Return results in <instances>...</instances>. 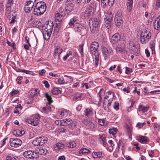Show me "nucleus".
Listing matches in <instances>:
<instances>
[{"label":"nucleus","mask_w":160,"mask_h":160,"mask_svg":"<svg viewBox=\"0 0 160 160\" xmlns=\"http://www.w3.org/2000/svg\"><path fill=\"white\" fill-rule=\"evenodd\" d=\"M98 43L97 42H94L91 43L90 48V52L93 59L96 67L98 65L100 58V55L98 50Z\"/></svg>","instance_id":"nucleus-1"},{"label":"nucleus","mask_w":160,"mask_h":160,"mask_svg":"<svg viewBox=\"0 0 160 160\" xmlns=\"http://www.w3.org/2000/svg\"><path fill=\"white\" fill-rule=\"evenodd\" d=\"M69 7H67L66 8L64 7H60L57 11V13L55 15V20L58 21H62L63 17H65L67 13L71 12L73 10V8L71 7L70 10H69L68 8Z\"/></svg>","instance_id":"nucleus-2"},{"label":"nucleus","mask_w":160,"mask_h":160,"mask_svg":"<svg viewBox=\"0 0 160 160\" xmlns=\"http://www.w3.org/2000/svg\"><path fill=\"white\" fill-rule=\"evenodd\" d=\"M46 5L43 2H38L35 6L34 14L37 16L43 14L46 11Z\"/></svg>","instance_id":"nucleus-3"},{"label":"nucleus","mask_w":160,"mask_h":160,"mask_svg":"<svg viewBox=\"0 0 160 160\" xmlns=\"http://www.w3.org/2000/svg\"><path fill=\"white\" fill-rule=\"evenodd\" d=\"M151 31L149 29L143 30L140 35L141 42L144 44L148 42L151 39Z\"/></svg>","instance_id":"nucleus-4"},{"label":"nucleus","mask_w":160,"mask_h":160,"mask_svg":"<svg viewBox=\"0 0 160 160\" xmlns=\"http://www.w3.org/2000/svg\"><path fill=\"white\" fill-rule=\"evenodd\" d=\"M149 107L148 106H145L142 104L139 105L138 109V113L141 118H147L146 112L148 110Z\"/></svg>","instance_id":"nucleus-5"},{"label":"nucleus","mask_w":160,"mask_h":160,"mask_svg":"<svg viewBox=\"0 0 160 160\" xmlns=\"http://www.w3.org/2000/svg\"><path fill=\"white\" fill-rule=\"evenodd\" d=\"M100 23V21L97 18H92L89 22L90 28L91 32H95L98 30Z\"/></svg>","instance_id":"nucleus-6"},{"label":"nucleus","mask_w":160,"mask_h":160,"mask_svg":"<svg viewBox=\"0 0 160 160\" xmlns=\"http://www.w3.org/2000/svg\"><path fill=\"white\" fill-rule=\"evenodd\" d=\"M40 118V117L39 114H34L31 116L30 119H26V122L32 125L36 126L38 125L39 123Z\"/></svg>","instance_id":"nucleus-7"},{"label":"nucleus","mask_w":160,"mask_h":160,"mask_svg":"<svg viewBox=\"0 0 160 160\" xmlns=\"http://www.w3.org/2000/svg\"><path fill=\"white\" fill-rule=\"evenodd\" d=\"M101 49L102 55L105 59L109 57L113 51L112 48L106 47L104 46H102Z\"/></svg>","instance_id":"nucleus-8"},{"label":"nucleus","mask_w":160,"mask_h":160,"mask_svg":"<svg viewBox=\"0 0 160 160\" xmlns=\"http://www.w3.org/2000/svg\"><path fill=\"white\" fill-rule=\"evenodd\" d=\"M48 140L47 138L45 137H40L36 138L32 142V144L34 146L42 145L46 142Z\"/></svg>","instance_id":"nucleus-9"},{"label":"nucleus","mask_w":160,"mask_h":160,"mask_svg":"<svg viewBox=\"0 0 160 160\" xmlns=\"http://www.w3.org/2000/svg\"><path fill=\"white\" fill-rule=\"evenodd\" d=\"M23 155L26 158L29 159H37L39 157L38 155L36 153L35 151H25L23 152Z\"/></svg>","instance_id":"nucleus-10"},{"label":"nucleus","mask_w":160,"mask_h":160,"mask_svg":"<svg viewBox=\"0 0 160 160\" xmlns=\"http://www.w3.org/2000/svg\"><path fill=\"white\" fill-rule=\"evenodd\" d=\"M94 12V9L93 7V5L91 3L87 6L85 11L84 16L86 17L92 16Z\"/></svg>","instance_id":"nucleus-11"},{"label":"nucleus","mask_w":160,"mask_h":160,"mask_svg":"<svg viewBox=\"0 0 160 160\" xmlns=\"http://www.w3.org/2000/svg\"><path fill=\"white\" fill-rule=\"evenodd\" d=\"M112 13L106 14L104 18L105 25L108 29L111 27V25L112 22Z\"/></svg>","instance_id":"nucleus-12"},{"label":"nucleus","mask_w":160,"mask_h":160,"mask_svg":"<svg viewBox=\"0 0 160 160\" xmlns=\"http://www.w3.org/2000/svg\"><path fill=\"white\" fill-rule=\"evenodd\" d=\"M10 145L13 147H18L22 144V141L18 138H11L10 140Z\"/></svg>","instance_id":"nucleus-13"},{"label":"nucleus","mask_w":160,"mask_h":160,"mask_svg":"<svg viewBox=\"0 0 160 160\" xmlns=\"http://www.w3.org/2000/svg\"><path fill=\"white\" fill-rule=\"evenodd\" d=\"M122 16L120 13H117L114 18L115 24L117 27H119L122 23Z\"/></svg>","instance_id":"nucleus-14"},{"label":"nucleus","mask_w":160,"mask_h":160,"mask_svg":"<svg viewBox=\"0 0 160 160\" xmlns=\"http://www.w3.org/2000/svg\"><path fill=\"white\" fill-rule=\"evenodd\" d=\"M35 3L27 1L25 3L24 10L26 13H29L32 9Z\"/></svg>","instance_id":"nucleus-15"},{"label":"nucleus","mask_w":160,"mask_h":160,"mask_svg":"<svg viewBox=\"0 0 160 160\" xmlns=\"http://www.w3.org/2000/svg\"><path fill=\"white\" fill-rule=\"evenodd\" d=\"M62 49L61 48L58 46L55 47L54 51V57L56 58V56H58V58H60V55L62 52Z\"/></svg>","instance_id":"nucleus-16"},{"label":"nucleus","mask_w":160,"mask_h":160,"mask_svg":"<svg viewBox=\"0 0 160 160\" xmlns=\"http://www.w3.org/2000/svg\"><path fill=\"white\" fill-rule=\"evenodd\" d=\"M84 123L86 126V128L91 131H94L95 129V125L92 122L86 120L84 121Z\"/></svg>","instance_id":"nucleus-17"},{"label":"nucleus","mask_w":160,"mask_h":160,"mask_svg":"<svg viewBox=\"0 0 160 160\" xmlns=\"http://www.w3.org/2000/svg\"><path fill=\"white\" fill-rule=\"evenodd\" d=\"M36 153L38 155V154L41 155H45L48 152V150L44 148H38L35 150Z\"/></svg>","instance_id":"nucleus-18"},{"label":"nucleus","mask_w":160,"mask_h":160,"mask_svg":"<svg viewBox=\"0 0 160 160\" xmlns=\"http://www.w3.org/2000/svg\"><path fill=\"white\" fill-rule=\"evenodd\" d=\"M54 24L52 21H50L48 22L45 25V28L43 30L46 31L52 32Z\"/></svg>","instance_id":"nucleus-19"},{"label":"nucleus","mask_w":160,"mask_h":160,"mask_svg":"<svg viewBox=\"0 0 160 160\" xmlns=\"http://www.w3.org/2000/svg\"><path fill=\"white\" fill-rule=\"evenodd\" d=\"M121 39V36L118 33H115L113 35L112 37V41L113 43L115 44L119 41Z\"/></svg>","instance_id":"nucleus-20"},{"label":"nucleus","mask_w":160,"mask_h":160,"mask_svg":"<svg viewBox=\"0 0 160 160\" xmlns=\"http://www.w3.org/2000/svg\"><path fill=\"white\" fill-rule=\"evenodd\" d=\"M99 141L100 143L104 147L108 145L105 135L104 134L101 136L100 135Z\"/></svg>","instance_id":"nucleus-21"},{"label":"nucleus","mask_w":160,"mask_h":160,"mask_svg":"<svg viewBox=\"0 0 160 160\" xmlns=\"http://www.w3.org/2000/svg\"><path fill=\"white\" fill-rule=\"evenodd\" d=\"M52 33L51 32L43 30L42 33L44 39L46 41L49 40Z\"/></svg>","instance_id":"nucleus-22"},{"label":"nucleus","mask_w":160,"mask_h":160,"mask_svg":"<svg viewBox=\"0 0 160 160\" xmlns=\"http://www.w3.org/2000/svg\"><path fill=\"white\" fill-rule=\"evenodd\" d=\"M114 94L112 91H108L106 93V97L105 98L108 100V101H112L114 98Z\"/></svg>","instance_id":"nucleus-23"},{"label":"nucleus","mask_w":160,"mask_h":160,"mask_svg":"<svg viewBox=\"0 0 160 160\" xmlns=\"http://www.w3.org/2000/svg\"><path fill=\"white\" fill-rule=\"evenodd\" d=\"M84 115L87 117H91L93 114L92 109L91 108H86L84 111Z\"/></svg>","instance_id":"nucleus-24"},{"label":"nucleus","mask_w":160,"mask_h":160,"mask_svg":"<svg viewBox=\"0 0 160 160\" xmlns=\"http://www.w3.org/2000/svg\"><path fill=\"white\" fill-rule=\"evenodd\" d=\"M101 3L103 7L108 5L110 6H112L113 3L114 2H112V3L111 2L110 0H101Z\"/></svg>","instance_id":"nucleus-25"},{"label":"nucleus","mask_w":160,"mask_h":160,"mask_svg":"<svg viewBox=\"0 0 160 160\" xmlns=\"http://www.w3.org/2000/svg\"><path fill=\"white\" fill-rule=\"evenodd\" d=\"M5 160H20V159L18 156L10 154L6 156Z\"/></svg>","instance_id":"nucleus-26"},{"label":"nucleus","mask_w":160,"mask_h":160,"mask_svg":"<svg viewBox=\"0 0 160 160\" xmlns=\"http://www.w3.org/2000/svg\"><path fill=\"white\" fill-rule=\"evenodd\" d=\"M73 28L76 31L80 32L83 29L82 26L78 23L75 24L73 26Z\"/></svg>","instance_id":"nucleus-27"},{"label":"nucleus","mask_w":160,"mask_h":160,"mask_svg":"<svg viewBox=\"0 0 160 160\" xmlns=\"http://www.w3.org/2000/svg\"><path fill=\"white\" fill-rule=\"evenodd\" d=\"M77 23V18L75 17L70 19L68 24L70 26H74L75 24H76Z\"/></svg>","instance_id":"nucleus-28"},{"label":"nucleus","mask_w":160,"mask_h":160,"mask_svg":"<svg viewBox=\"0 0 160 160\" xmlns=\"http://www.w3.org/2000/svg\"><path fill=\"white\" fill-rule=\"evenodd\" d=\"M67 124L66 126L69 129H72L74 128L76 125V123L75 122H73L71 120L68 123H67Z\"/></svg>","instance_id":"nucleus-29"},{"label":"nucleus","mask_w":160,"mask_h":160,"mask_svg":"<svg viewBox=\"0 0 160 160\" xmlns=\"http://www.w3.org/2000/svg\"><path fill=\"white\" fill-rule=\"evenodd\" d=\"M90 152V150L89 149L86 148H83L79 150L78 153L80 155H83L86 153H88Z\"/></svg>","instance_id":"nucleus-30"},{"label":"nucleus","mask_w":160,"mask_h":160,"mask_svg":"<svg viewBox=\"0 0 160 160\" xmlns=\"http://www.w3.org/2000/svg\"><path fill=\"white\" fill-rule=\"evenodd\" d=\"M104 93V90L103 89L101 88L98 94V103H100L102 100V96L103 95Z\"/></svg>","instance_id":"nucleus-31"},{"label":"nucleus","mask_w":160,"mask_h":160,"mask_svg":"<svg viewBox=\"0 0 160 160\" xmlns=\"http://www.w3.org/2000/svg\"><path fill=\"white\" fill-rule=\"evenodd\" d=\"M66 146L68 148H73L76 146V142L75 141L71 142H68L66 143Z\"/></svg>","instance_id":"nucleus-32"},{"label":"nucleus","mask_w":160,"mask_h":160,"mask_svg":"<svg viewBox=\"0 0 160 160\" xmlns=\"http://www.w3.org/2000/svg\"><path fill=\"white\" fill-rule=\"evenodd\" d=\"M148 141V138L145 136H140L139 142L142 143H146Z\"/></svg>","instance_id":"nucleus-33"},{"label":"nucleus","mask_w":160,"mask_h":160,"mask_svg":"<svg viewBox=\"0 0 160 160\" xmlns=\"http://www.w3.org/2000/svg\"><path fill=\"white\" fill-rule=\"evenodd\" d=\"M45 97L47 99V101L48 102V104L49 105H50L53 102V101L52 99L51 96L48 93H45Z\"/></svg>","instance_id":"nucleus-34"},{"label":"nucleus","mask_w":160,"mask_h":160,"mask_svg":"<svg viewBox=\"0 0 160 160\" xmlns=\"http://www.w3.org/2000/svg\"><path fill=\"white\" fill-rule=\"evenodd\" d=\"M64 148V145L61 143H58L55 144L54 147V149L58 150L60 149H63Z\"/></svg>","instance_id":"nucleus-35"},{"label":"nucleus","mask_w":160,"mask_h":160,"mask_svg":"<svg viewBox=\"0 0 160 160\" xmlns=\"http://www.w3.org/2000/svg\"><path fill=\"white\" fill-rule=\"evenodd\" d=\"M102 155V153L100 152H94L92 154V156L94 158H99Z\"/></svg>","instance_id":"nucleus-36"},{"label":"nucleus","mask_w":160,"mask_h":160,"mask_svg":"<svg viewBox=\"0 0 160 160\" xmlns=\"http://www.w3.org/2000/svg\"><path fill=\"white\" fill-rule=\"evenodd\" d=\"M38 90L36 89H33L31 90L29 92L30 97H33L37 94Z\"/></svg>","instance_id":"nucleus-37"},{"label":"nucleus","mask_w":160,"mask_h":160,"mask_svg":"<svg viewBox=\"0 0 160 160\" xmlns=\"http://www.w3.org/2000/svg\"><path fill=\"white\" fill-rule=\"evenodd\" d=\"M157 19H158V20L155 24L154 28L156 30H159L160 29V15L158 17Z\"/></svg>","instance_id":"nucleus-38"},{"label":"nucleus","mask_w":160,"mask_h":160,"mask_svg":"<svg viewBox=\"0 0 160 160\" xmlns=\"http://www.w3.org/2000/svg\"><path fill=\"white\" fill-rule=\"evenodd\" d=\"M118 130L116 128H110L109 129V133L112 134L113 137H115V135L117 133Z\"/></svg>","instance_id":"nucleus-39"},{"label":"nucleus","mask_w":160,"mask_h":160,"mask_svg":"<svg viewBox=\"0 0 160 160\" xmlns=\"http://www.w3.org/2000/svg\"><path fill=\"white\" fill-rule=\"evenodd\" d=\"M51 110V108L49 106H47L42 108V112L46 113H48Z\"/></svg>","instance_id":"nucleus-40"},{"label":"nucleus","mask_w":160,"mask_h":160,"mask_svg":"<svg viewBox=\"0 0 160 160\" xmlns=\"http://www.w3.org/2000/svg\"><path fill=\"white\" fill-rule=\"evenodd\" d=\"M116 52H123L124 53H126L127 51L125 48L120 47H117L116 48Z\"/></svg>","instance_id":"nucleus-41"},{"label":"nucleus","mask_w":160,"mask_h":160,"mask_svg":"<svg viewBox=\"0 0 160 160\" xmlns=\"http://www.w3.org/2000/svg\"><path fill=\"white\" fill-rule=\"evenodd\" d=\"M61 92V90L58 88H54L52 91V93L54 95L60 93Z\"/></svg>","instance_id":"nucleus-42"},{"label":"nucleus","mask_w":160,"mask_h":160,"mask_svg":"<svg viewBox=\"0 0 160 160\" xmlns=\"http://www.w3.org/2000/svg\"><path fill=\"white\" fill-rule=\"evenodd\" d=\"M155 44L153 42H151L150 43V47L152 50V54L155 53Z\"/></svg>","instance_id":"nucleus-43"},{"label":"nucleus","mask_w":160,"mask_h":160,"mask_svg":"<svg viewBox=\"0 0 160 160\" xmlns=\"http://www.w3.org/2000/svg\"><path fill=\"white\" fill-rule=\"evenodd\" d=\"M58 84L60 85L64 84L65 83V81L63 77L58 78Z\"/></svg>","instance_id":"nucleus-44"},{"label":"nucleus","mask_w":160,"mask_h":160,"mask_svg":"<svg viewBox=\"0 0 160 160\" xmlns=\"http://www.w3.org/2000/svg\"><path fill=\"white\" fill-rule=\"evenodd\" d=\"M69 112L67 110H62L60 112V115L64 117H66L69 114Z\"/></svg>","instance_id":"nucleus-45"},{"label":"nucleus","mask_w":160,"mask_h":160,"mask_svg":"<svg viewBox=\"0 0 160 160\" xmlns=\"http://www.w3.org/2000/svg\"><path fill=\"white\" fill-rule=\"evenodd\" d=\"M83 44L82 45H80L79 47V51L81 54V57L83 56Z\"/></svg>","instance_id":"nucleus-46"},{"label":"nucleus","mask_w":160,"mask_h":160,"mask_svg":"<svg viewBox=\"0 0 160 160\" xmlns=\"http://www.w3.org/2000/svg\"><path fill=\"white\" fill-rule=\"evenodd\" d=\"M19 93V91L18 90H15L13 89L12 91L10 93V96H12L16 94H17Z\"/></svg>","instance_id":"nucleus-47"},{"label":"nucleus","mask_w":160,"mask_h":160,"mask_svg":"<svg viewBox=\"0 0 160 160\" xmlns=\"http://www.w3.org/2000/svg\"><path fill=\"white\" fill-rule=\"evenodd\" d=\"M17 133L19 136H21L25 134V131L21 129L17 130Z\"/></svg>","instance_id":"nucleus-48"},{"label":"nucleus","mask_w":160,"mask_h":160,"mask_svg":"<svg viewBox=\"0 0 160 160\" xmlns=\"http://www.w3.org/2000/svg\"><path fill=\"white\" fill-rule=\"evenodd\" d=\"M31 47L33 48H35L37 45V41L36 40V38H34L31 42Z\"/></svg>","instance_id":"nucleus-49"},{"label":"nucleus","mask_w":160,"mask_h":160,"mask_svg":"<svg viewBox=\"0 0 160 160\" xmlns=\"http://www.w3.org/2000/svg\"><path fill=\"white\" fill-rule=\"evenodd\" d=\"M71 119L70 118H67L62 120V125L63 126H66L67 124V123H68Z\"/></svg>","instance_id":"nucleus-50"},{"label":"nucleus","mask_w":160,"mask_h":160,"mask_svg":"<svg viewBox=\"0 0 160 160\" xmlns=\"http://www.w3.org/2000/svg\"><path fill=\"white\" fill-rule=\"evenodd\" d=\"M114 108L116 110L119 109V104L118 102H115L113 105Z\"/></svg>","instance_id":"nucleus-51"},{"label":"nucleus","mask_w":160,"mask_h":160,"mask_svg":"<svg viewBox=\"0 0 160 160\" xmlns=\"http://www.w3.org/2000/svg\"><path fill=\"white\" fill-rule=\"evenodd\" d=\"M62 120H56L55 122V123L56 125L60 126H62Z\"/></svg>","instance_id":"nucleus-52"},{"label":"nucleus","mask_w":160,"mask_h":160,"mask_svg":"<svg viewBox=\"0 0 160 160\" xmlns=\"http://www.w3.org/2000/svg\"><path fill=\"white\" fill-rule=\"evenodd\" d=\"M12 5L6 3V10L7 12H10L11 9V6Z\"/></svg>","instance_id":"nucleus-53"},{"label":"nucleus","mask_w":160,"mask_h":160,"mask_svg":"<svg viewBox=\"0 0 160 160\" xmlns=\"http://www.w3.org/2000/svg\"><path fill=\"white\" fill-rule=\"evenodd\" d=\"M146 123L145 122L143 123H140L138 122L137 125L136 127L137 128H138L139 129L141 128L144 125H145Z\"/></svg>","instance_id":"nucleus-54"},{"label":"nucleus","mask_w":160,"mask_h":160,"mask_svg":"<svg viewBox=\"0 0 160 160\" xmlns=\"http://www.w3.org/2000/svg\"><path fill=\"white\" fill-rule=\"evenodd\" d=\"M98 123L101 126H104L105 124V121L104 119H98Z\"/></svg>","instance_id":"nucleus-55"},{"label":"nucleus","mask_w":160,"mask_h":160,"mask_svg":"<svg viewBox=\"0 0 160 160\" xmlns=\"http://www.w3.org/2000/svg\"><path fill=\"white\" fill-rule=\"evenodd\" d=\"M132 71V70L131 68H128L127 67H125V73L127 74H129Z\"/></svg>","instance_id":"nucleus-56"},{"label":"nucleus","mask_w":160,"mask_h":160,"mask_svg":"<svg viewBox=\"0 0 160 160\" xmlns=\"http://www.w3.org/2000/svg\"><path fill=\"white\" fill-rule=\"evenodd\" d=\"M25 39L24 42L28 43V44L29 45L30 47H31V44L29 42V38L27 36H26L25 37Z\"/></svg>","instance_id":"nucleus-57"},{"label":"nucleus","mask_w":160,"mask_h":160,"mask_svg":"<svg viewBox=\"0 0 160 160\" xmlns=\"http://www.w3.org/2000/svg\"><path fill=\"white\" fill-rule=\"evenodd\" d=\"M22 79V76H18L16 79V81H17V83L21 84L22 83L21 80Z\"/></svg>","instance_id":"nucleus-58"},{"label":"nucleus","mask_w":160,"mask_h":160,"mask_svg":"<svg viewBox=\"0 0 160 160\" xmlns=\"http://www.w3.org/2000/svg\"><path fill=\"white\" fill-rule=\"evenodd\" d=\"M108 143L109 147L112 149L113 147L114 146V144L113 143V141L111 140H109L108 141Z\"/></svg>","instance_id":"nucleus-59"},{"label":"nucleus","mask_w":160,"mask_h":160,"mask_svg":"<svg viewBox=\"0 0 160 160\" xmlns=\"http://www.w3.org/2000/svg\"><path fill=\"white\" fill-rule=\"evenodd\" d=\"M133 3V0H128L127 6H132Z\"/></svg>","instance_id":"nucleus-60"},{"label":"nucleus","mask_w":160,"mask_h":160,"mask_svg":"<svg viewBox=\"0 0 160 160\" xmlns=\"http://www.w3.org/2000/svg\"><path fill=\"white\" fill-rule=\"evenodd\" d=\"M7 139V138H5L1 142V147H2L6 143V140Z\"/></svg>","instance_id":"nucleus-61"},{"label":"nucleus","mask_w":160,"mask_h":160,"mask_svg":"<svg viewBox=\"0 0 160 160\" xmlns=\"http://www.w3.org/2000/svg\"><path fill=\"white\" fill-rule=\"evenodd\" d=\"M60 28V26L59 25H57L56 26H55L54 27V31L57 32H58Z\"/></svg>","instance_id":"nucleus-62"},{"label":"nucleus","mask_w":160,"mask_h":160,"mask_svg":"<svg viewBox=\"0 0 160 160\" xmlns=\"http://www.w3.org/2000/svg\"><path fill=\"white\" fill-rule=\"evenodd\" d=\"M43 83L44 84L46 88H48L49 87L50 85L47 81L46 80L44 81H43Z\"/></svg>","instance_id":"nucleus-63"},{"label":"nucleus","mask_w":160,"mask_h":160,"mask_svg":"<svg viewBox=\"0 0 160 160\" xmlns=\"http://www.w3.org/2000/svg\"><path fill=\"white\" fill-rule=\"evenodd\" d=\"M82 87L83 88H85L86 89H88L89 88L88 84L86 83H82Z\"/></svg>","instance_id":"nucleus-64"}]
</instances>
